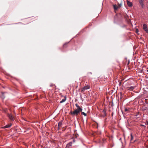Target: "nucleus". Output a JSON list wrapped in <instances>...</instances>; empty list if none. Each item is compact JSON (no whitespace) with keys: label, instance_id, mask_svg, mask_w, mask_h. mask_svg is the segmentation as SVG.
<instances>
[{"label":"nucleus","instance_id":"f257e3e1","mask_svg":"<svg viewBox=\"0 0 148 148\" xmlns=\"http://www.w3.org/2000/svg\"><path fill=\"white\" fill-rule=\"evenodd\" d=\"M82 108H79V109H76L74 111L70 112V114L73 116L77 115L80 112H82Z\"/></svg>","mask_w":148,"mask_h":148},{"label":"nucleus","instance_id":"f03ea898","mask_svg":"<svg viewBox=\"0 0 148 148\" xmlns=\"http://www.w3.org/2000/svg\"><path fill=\"white\" fill-rule=\"evenodd\" d=\"M90 88L89 85H87L86 86H85L81 90V92H84L85 90L89 89Z\"/></svg>","mask_w":148,"mask_h":148},{"label":"nucleus","instance_id":"7ed1b4c3","mask_svg":"<svg viewBox=\"0 0 148 148\" xmlns=\"http://www.w3.org/2000/svg\"><path fill=\"white\" fill-rule=\"evenodd\" d=\"M143 29L145 31L146 33H148V29L147 25L144 24L143 25Z\"/></svg>","mask_w":148,"mask_h":148},{"label":"nucleus","instance_id":"20e7f679","mask_svg":"<svg viewBox=\"0 0 148 148\" xmlns=\"http://www.w3.org/2000/svg\"><path fill=\"white\" fill-rule=\"evenodd\" d=\"M7 115L8 117L10 120L12 121L14 120V118L12 114L8 113Z\"/></svg>","mask_w":148,"mask_h":148},{"label":"nucleus","instance_id":"39448f33","mask_svg":"<svg viewBox=\"0 0 148 148\" xmlns=\"http://www.w3.org/2000/svg\"><path fill=\"white\" fill-rule=\"evenodd\" d=\"M127 4L129 7H131L133 5L132 3V2H130L129 0H127Z\"/></svg>","mask_w":148,"mask_h":148},{"label":"nucleus","instance_id":"423d86ee","mask_svg":"<svg viewBox=\"0 0 148 148\" xmlns=\"http://www.w3.org/2000/svg\"><path fill=\"white\" fill-rule=\"evenodd\" d=\"M72 143L73 142H70L67 144L65 148H71Z\"/></svg>","mask_w":148,"mask_h":148},{"label":"nucleus","instance_id":"0eeeda50","mask_svg":"<svg viewBox=\"0 0 148 148\" xmlns=\"http://www.w3.org/2000/svg\"><path fill=\"white\" fill-rule=\"evenodd\" d=\"M12 125V124H8L6 125L5 126L1 127V128H2L5 129L6 128H8L10 127Z\"/></svg>","mask_w":148,"mask_h":148},{"label":"nucleus","instance_id":"6e6552de","mask_svg":"<svg viewBox=\"0 0 148 148\" xmlns=\"http://www.w3.org/2000/svg\"><path fill=\"white\" fill-rule=\"evenodd\" d=\"M143 1L144 0H139V3L142 8H143L144 6Z\"/></svg>","mask_w":148,"mask_h":148},{"label":"nucleus","instance_id":"1a4fd4ad","mask_svg":"<svg viewBox=\"0 0 148 148\" xmlns=\"http://www.w3.org/2000/svg\"><path fill=\"white\" fill-rule=\"evenodd\" d=\"M135 87L130 86L128 88L127 90L130 91H132L134 89Z\"/></svg>","mask_w":148,"mask_h":148},{"label":"nucleus","instance_id":"9d476101","mask_svg":"<svg viewBox=\"0 0 148 148\" xmlns=\"http://www.w3.org/2000/svg\"><path fill=\"white\" fill-rule=\"evenodd\" d=\"M113 6L114 7V8L115 10H117L118 7H117L116 5H113Z\"/></svg>","mask_w":148,"mask_h":148},{"label":"nucleus","instance_id":"9b49d317","mask_svg":"<svg viewBox=\"0 0 148 148\" xmlns=\"http://www.w3.org/2000/svg\"><path fill=\"white\" fill-rule=\"evenodd\" d=\"M66 97H64V98L62 99L60 101V103H62L64 102V101H65L66 100Z\"/></svg>","mask_w":148,"mask_h":148},{"label":"nucleus","instance_id":"f8f14e48","mask_svg":"<svg viewBox=\"0 0 148 148\" xmlns=\"http://www.w3.org/2000/svg\"><path fill=\"white\" fill-rule=\"evenodd\" d=\"M1 93H2V95L1 96V97L2 99H4L5 98V96L4 95V92H2Z\"/></svg>","mask_w":148,"mask_h":148},{"label":"nucleus","instance_id":"ddd939ff","mask_svg":"<svg viewBox=\"0 0 148 148\" xmlns=\"http://www.w3.org/2000/svg\"><path fill=\"white\" fill-rule=\"evenodd\" d=\"M50 86L51 87H55V88L56 87V85L54 84H52V83L51 84H50Z\"/></svg>","mask_w":148,"mask_h":148},{"label":"nucleus","instance_id":"4468645a","mask_svg":"<svg viewBox=\"0 0 148 148\" xmlns=\"http://www.w3.org/2000/svg\"><path fill=\"white\" fill-rule=\"evenodd\" d=\"M75 105L76 106V107L77 108V109H79V108H81L79 106L77 103L75 104Z\"/></svg>","mask_w":148,"mask_h":148},{"label":"nucleus","instance_id":"2eb2a0df","mask_svg":"<svg viewBox=\"0 0 148 148\" xmlns=\"http://www.w3.org/2000/svg\"><path fill=\"white\" fill-rule=\"evenodd\" d=\"M131 140H132L133 139V136H132V134H131Z\"/></svg>","mask_w":148,"mask_h":148},{"label":"nucleus","instance_id":"dca6fc26","mask_svg":"<svg viewBox=\"0 0 148 148\" xmlns=\"http://www.w3.org/2000/svg\"><path fill=\"white\" fill-rule=\"evenodd\" d=\"M82 114L83 115H84L85 116H86V114L84 112H82Z\"/></svg>","mask_w":148,"mask_h":148},{"label":"nucleus","instance_id":"f3484780","mask_svg":"<svg viewBox=\"0 0 148 148\" xmlns=\"http://www.w3.org/2000/svg\"><path fill=\"white\" fill-rule=\"evenodd\" d=\"M129 110V109L127 108H125V112H127V111H128Z\"/></svg>","mask_w":148,"mask_h":148},{"label":"nucleus","instance_id":"a211bd4d","mask_svg":"<svg viewBox=\"0 0 148 148\" xmlns=\"http://www.w3.org/2000/svg\"><path fill=\"white\" fill-rule=\"evenodd\" d=\"M62 123H61V122H59L58 123V126L61 125H62Z\"/></svg>","mask_w":148,"mask_h":148},{"label":"nucleus","instance_id":"6ab92c4d","mask_svg":"<svg viewBox=\"0 0 148 148\" xmlns=\"http://www.w3.org/2000/svg\"><path fill=\"white\" fill-rule=\"evenodd\" d=\"M138 29H136V33H138Z\"/></svg>","mask_w":148,"mask_h":148},{"label":"nucleus","instance_id":"aec40b11","mask_svg":"<svg viewBox=\"0 0 148 148\" xmlns=\"http://www.w3.org/2000/svg\"><path fill=\"white\" fill-rule=\"evenodd\" d=\"M146 125H148V121H147L146 122Z\"/></svg>","mask_w":148,"mask_h":148},{"label":"nucleus","instance_id":"412c9836","mask_svg":"<svg viewBox=\"0 0 148 148\" xmlns=\"http://www.w3.org/2000/svg\"><path fill=\"white\" fill-rule=\"evenodd\" d=\"M121 5V4H120L119 5V7H120Z\"/></svg>","mask_w":148,"mask_h":148},{"label":"nucleus","instance_id":"4be33fe9","mask_svg":"<svg viewBox=\"0 0 148 148\" xmlns=\"http://www.w3.org/2000/svg\"><path fill=\"white\" fill-rule=\"evenodd\" d=\"M66 44H64V45H63V46H64V47H65V45H66Z\"/></svg>","mask_w":148,"mask_h":148},{"label":"nucleus","instance_id":"5701e85b","mask_svg":"<svg viewBox=\"0 0 148 148\" xmlns=\"http://www.w3.org/2000/svg\"><path fill=\"white\" fill-rule=\"evenodd\" d=\"M73 142L74 143L75 142V140L74 139H73Z\"/></svg>","mask_w":148,"mask_h":148},{"label":"nucleus","instance_id":"b1692460","mask_svg":"<svg viewBox=\"0 0 148 148\" xmlns=\"http://www.w3.org/2000/svg\"><path fill=\"white\" fill-rule=\"evenodd\" d=\"M147 71L148 72V70H147Z\"/></svg>","mask_w":148,"mask_h":148}]
</instances>
